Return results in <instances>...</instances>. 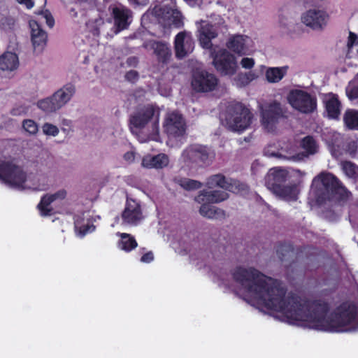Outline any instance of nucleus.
Here are the masks:
<instances>
[{
  "label": "nucleus",
  "mask_w": 358,
  "mask_h": 358,
  "mask_svg": "<svg viewBox=\"0 0 358 358\" xmlns=\"http://www.w3.org/2000/svg\"><path fill=\"white\" fill-rule=\"evenodd\" d=\"M75 227L81 236H83L87 233L92 232L94 230V227L93 225H81L78 220L75 221Z\"/></svg>",
  "instance_id": "obj_44"
},
{
  "label": "nucleus",
  "mask_w": 358,
  "mask_h": 358,
  "mask_svg": "<svg viewBox=\"0 0 358 358\" xmlns=\"http://www.w3.org/2000/svg\"><path fill=\"white\" fill-rule=\"evenodd\" d=\"M343 121L348 129L358 130V110H347L343 116Z\"/></svg>",
  "instance_id": "obj_33"
},
{
  "label": "nucleus",
  "mask_w": 358,
  "mask_h": 358,
  "mask_svg": "<svg viewBox=\"0 0 358 358\" xmlns=\"http://www.w3.org/2000/svg\"><path fill=\"white\" fill-rule=\"evenodd\" d=\"M18 57L15 53L6 52L0 56V69L12 71L18 67Z\"/></svg>",
  "instance_id": "obj_29"
},
{
  "label": "nucleus",
  "mask_w": 358,
  "mask_h": 358,
  "mask_svg": "<svg viewBox=\"0 0 358 358\" xmlns=\"http://www.w3.org/2000/svg\"><path fill=\"white\" fill-rule=\"evenodd\" d=\"M193 49V40L187 33L180 32L177 34L175 39V50L177 57H185L192 52Z\"/></svg>",
  "instance_id": "obj_23"
},
{
  "label": "nucleus",
  "mask_w": 358,
  "mask_h": 358,
  "mask_svg": "<svg viewBox=\"0 0 358 358\" xmlns=\"http://www.w3.org/2000/svg\"><path fill=\"white\" fill-rule=\"evenodd\" d=\"M34 176H27L22 169L11 162H3L0 164V178L6 184L17 187L36 186Z\"/></svg>",
  "instance_id": "obj_4"
},
{
  "label": "nucleus",
  "mask_w": 358,
  "mask_h": 358,
  "mask_svg": "<svg viewBox=\"0 0 358 358\" xmlns=\"http://www.w3.org/2000/svg\"><path fill=\"white\" fill-rule=\"evenodd\" d=\"M189 5L194 6L195 5L199 4L201 3V0H185Z\"/></svg>",
  "instance_id": "obj_57"
},
{
  "label": "nucleus",
  "mask_w": 358,
  "mask_h": 358,
  "mask_svg": "<svg viewBox=\"0 0 358 358\" xmlns=\"http://www.w3.org/2000/svg\"><path fill=\"white\" fill-rule=\"evenodd\" d=\"M227 48L238 55L248 54L254 47L252 39L245 35H234L226 44Z\"/></svg>",
  "instance_id": "obj_14"
},
{
  "label": "nucleus",
  "mask_w": 358,
  "mask_h": 358,
  "mask_svg": "<svg viewBox=\"0 0 358 358\" xmlns=\"http://www.w3.org/2000/svg\"><path fill=\"white\" fill-rule=\"evenodd\" d=\"M42 131L43 133L49 136L55 137L57 136L59 133V128L51 123L45 122L43 124L42 127Z\"/></svg>",
  "instance_id": "obj_41"
},
{
  "label": "nucleus",
  "mask_w": 358,
  "mask_h": 358,
  "mask_svg": "<svg viewBox=\"0 0 358 358\" xmlns=\"http://www.w3.org/2000/svg\"><path fill=\"white\" fill-rule=\"evenodd\" d=\"M238 77L241 81L242 85H246L249 84L250 82L256 80L258 76L254 71H248L245 73L238 75Z\"/></svg>",
  "instance_id": "obj_43"
},
{
  "label": "nucleus",
  "mask_w": 358,
  "mask_h": 358,
  "mask_svg": "<svg viewBox=\"0 0 358 358\" xmlns=\"http://www.w3.org/2000/svg\"><path fill=\"white\" fill-rule=\"evenodd\" d=\"M129 2L137 4V5H145L148 3V0H128Z\"/></svg>",
  "instance_id": "obj_56"
},
{
  "label": "nucleus",
  "mask_w": 358,
  "mask_h": 358,
  "mask_svg": "<svg viewBox=\"0 0 358 358\" xmlns=\"http://www.w3.org/2000/svg\"><path fill=\"white\" fill-rule=\"evenodd\" d=\"M176 182L186 190H194L201 187V183L199 181L189 178H178L176 179Z\"/></svg>",
  "instance_id": "obj_37"
},
{
  "label": "nucleus",
  "mask_w": 358,
  "mask_h": 358,
  "mask_svg": "<svg viewBox=\"0 0 358 358\" xmlns=\"http://www.w3.org/2000/svg\"><path fill=\"white\" fill-rule=\"evenodd\" d=\"M341 167L345 174L350 178L358 176V167L350 162H342Z\"/></svg>",
  "instance_id": "obj_40"
},
{
  "label": "nucleus",
  "mask_w": 358,
  "mask_h": 358,
  "mask_svg": "<svg viewBox=\"0 0 358 358\" xmlns=\"http://www.w3.org/2000/svg\"><path fill=\"white\" fill-rule=\"evenodd\" d=\"M252 119L250 110L241 104H237L227 117V124L229 129L240 132L250 125Z\"/></svg>",
  "instance_id": "obj_7"
},
{
  "label": "nucleus",
  "mask_w": 358,
  "mask_h": 358,
  "mask_svg": "<svg viewBox=\"0 0 358 358\" xmlns=\"http://www.w3.org/2000/svg\"><path fill=\"white\" fill-rule=\"evenodd\" d=\"M112 15L117 31L127 29L131 23L132 13L130 10L122 5L113 7Z\"/></svg>",
  "instance_id": "obj_22"
},
{
  "label": "nucleus",
  "mask_w": 358,
  "mask_h": 358,
  "mask_svg": "<svg viewBox=\"0 0 358 358\" xmlns=\"http://www.w3.org/2000/svg\"><path fill=\"white\" fill-rule=\"evenodd\" d=\"M154 260V254L152 252L150 251L144 254L141 258V262L144 263H150Z\"/></svg>",
  "instance_id": "obj_51"
},
{
  "label": "nucleus",
  "mask_w": 358,
  "mask_h": 358,
  "mask_svg": "<svg viewBox=\"0 0 358 358\" xmlns=\"http://www.w3.org/2000/svg\"><path fill=\"white\" fill-rule=\"evenodd\" d=\"M301 147L309 155H313L317 152L318 146L315 140L310 136L305 137L301 142Z\"/></svg>",
  "instance_id": "obj_38"
},
{
  "label": "nucleus",
  "mask_w": 358,
  "mask_h": 358,
  "mask_svg": "<svg viewBox=\"0 0 358 358\" xmlns=\"http://www.w3.org/2000/svg\"><path fill=\"white\" fill-rule=\"evenodd\" d=\"M326 111L330 118L337 119L341 114V103L336 94L328 93L324 96Z\"/></svg>",
  "instance_id": "obj_26"
},
{
  "label": "nucleus",
  "mask_w": 358,
  "mask_h": 358,
  "mask_svg": "<svg viewBox=\"0 0 358 358\" xmlns=\"http://www.w3.org/2000/svg\"><path fill=\"white\" fill-rule=\"evenodd\" d=\"M41 15L45 19L47 24L52 28L55 24V20L52 15L47 10L43 12Z\"/></svg>",
  "instance_id": "obj_49"
},
{
  "label": "nucleus",
  "mask_w": 358,
  "mask_h": 358,
  "mask_svg": "<svg viewBox=\"0 0 358 358\" xmlns=\"http://www.w3.org/2000/svg\"><path fill=\"white\" fill-rule=\"evenodd\" d=\"M143 47L148 50H152L159 62L167 63L171 57L170 47L165 42L151 40L145 42Z\"/></svg>",
  "instance_id": "obj_21"
},
{
  "label": "nucleus",
  "mask_w": 358,
  "mask_h": 358,
  "mask_svg": "<svg viewBox=\"0 0 358 358\" xmlns=\"http://www.w3.org/2000/svg\"><path fill=\"white\" fill-rule=\"evenodd\" d=\"M265 155L268 157L293 162L301 161L307 156L303 152L296 153V148L291 143H285L277 152L271 151L268 148L265 150Z\"/></svg>",
  "instance_id": "obj_17"
},
{
  "label": "nucleus",
  "mask_w": 358,
  "mask_h": 358,
  "mask_svg": "<svg viewBox=\"0 0 358 358\" xmlns=\"http://www.w3.org/2000/svg\"><path fill=\"white\" fill-rule=\"evenodd\" d=\"M137 77V73L134 71H130L126 74L127 79L129 80H135Z\"/></svg>",
  "instance_id": "obj_54"
},
{
  "label": "nucleus",
  "mask_w": 358,
  "mask_h": 358,
  "mask_svg": "<svg viewBox=\"0 0 358 358\" xmlns=\"http://www.w3.org/2000/svg\"><path fill=\"white\" fill-rule=\"evenodd\" d=\"M276 196L286 201H296L299 190L296 185L281 186L271 191Z\"/></svg>",
  "instance_id": "obj_28"
},
{
  "label": "nucleus",
  "mask_w": 358,
  "mask_h": 358,
  "mask_svg": "<svg viewBox=\"0 0 358 358\" xmlns=\"http://www.w3.org/2000/svg\"><path fill=\"white\" fill-rule=\"evenodd\" d=\"M22 126L24 130L30 134H36L38 129L37 124L32 120H24Z\"/></svg>",
  "instance_id": "obj_45"
},
{
  "label": "nucleus",
  "mask_w": 358,
  "mask_h": 358,
  "mask_svg": "<svg viewBox=\"0 0 358 358\" xmlns=\"http://www.w3.org/2000/svg\"><path fill=\"white\" fill-rule=\"evenodd\" d=\"M118 235L120 237V240L118 242V248L122 250L130 252L137 247L138 243L129 234L121 233L118 234Z\"/></svg>",
  "instance_id": "obj_32"
},
{
  "label": "nucleus",
  "mask_w": 358,
  "mask_h": 358,
  "mask_svg": "<svg viewBox=\"0 0 358 358\" xmlns=\"http://www.w3.org/2000/svg\"><path fill=\"white\" fill-rule=\"evenodd\" d=\"M285 109L281 103L274 101L261 107V124L268 132L275 131L278 121L285 116Z\"/></svg>",
  "instance_id": "obj_6"
},
{
  "label": "nucleus",
  "mask_w": 358,
  "mask_h": 358,
  "mask_svg": "<svg viewBox=\"0 0 358 358\" xmlns=\"http://www.w3.org/2000/svg\"><path fill=\"white\" fill-rule=\"evenodd\" d=\"M286 99L290 106L301 114H311L317 110L316 96L304 89H292L288 92Z\"/></svg>",
  "instance_id": "obj_5"
},
{
  "label": "nucleus",
  "mask_w": 358,
  "mask_h": 358,
  "mask_svg": "<svg viewBox=\"0 0 358 358\" xmlns=\"http://www.w3.org/2000/svg\"><path fill=\"white\" fill-rule=\"evenodd\" d=\"M159 110L152 105L145 106L134 115L130 119L131 129L133 133L143 129L153 117L158 118Z\"/></svg>",
  "instance_id": "obj_10"
},
{
  "label": "nucleus",
  "mask_w": 358,
  "mask_h": 358,
  "mask_svg": "<svg viewBox=\"0 0 358 358\" xmlns=\"http://www.w3.org/2000/svg\"><path fill=\"white\" fill-rule=\"evenodd\" d=\"M123 157L129 164L133 163L135 160V153L132 151L127 152L124 155Z\"/></svg>",
  "instance_id": "obj_52"
},
{
  "label": "nucleus",
  "mask_w": 358,
  "mask_h": 358,
  "mask_svg": "<svg viewBox=\"0 0 358 358\" xmlns=\"http://www.w3.org/2000/svg\"><path fill=\"white\" fill-rule=\"evenodd\" d=\"M287 66L268 67L265 71L266 80L269 83H279L286 75Z\"/></svg>",
  "instance_id": "obj_30"
},
{
  "label": "nucleus",
  "mask_w": 358,
  "mask_h": 358,
  "mask_svg": "<svg viewBox=\"0 0 358 358\" xmlns=\"http://www.w3.org/2000/svg\"><path fill=\"white\" fill-rule=\"evenodd\" d=\"M242 68L245 69H251L255 64V61L251 57H243L240 62Z\"/></svg>",
  "instance_id": "obj_47"
},
{
  "label": "nucleus",
  "mask_w": 358,
  "mask_h": 358,
  "mask_svg": "<svg viewBox=\"0 0 358 358\" xmlns=\"http://www.w3.org/2000/svg\"><path fill=\"white\" fill-rule=\"evenodd\" d=\"M228 197V193L223 190H203L195 197V201L200 204L217 203L227 199Z\"/></svg>",
  "instance_id": "obj_25"
},
{
  "label": "nucleus",
  "mask_w": 358,
  "mask_h": 358,
  "mask_svg": "<svg viewBox=\"0 0 358 358\" xmlns=\"http://www.w3.org/2000/svg\"><path fill=\"white\" fill-rule=\"evenodd\" d=\"M199 213L208 219H223L226 216L224 210L208 203L201 204Z\"/></svg>",
  "instance_id": "obj_31"
},
{
  "label": "nucleus",
  "mask_w": 358,
  "mask_h": 358,
  "mask_svg": "<svg viewBox=\"0 0 358 358\" xmlns=\"http://www.w3.org/2000/svg\"><path fill=\"white\" fill-rule=\"evenodd\" d=\"M19 3L24 4L28 9L33 8L34 3L33 0H16Z\"/></svg>",
  "instance_id": "obj_53"
},
{
  "label": "nucleus",
  "mask_w": 358,
  "mask_h": 358,
  "mask_svg": "<svg viewBox=\"0 0 358 358\" xmlns=\"http://www.w3.org/2000/svg\"><path fill=\"white\" fill-rule=\"evenodd\" d=\"M220 31L218 24H210L206 21H201L198 26V37L201 46L209 49L212 46L211 40L216 38Z\"/></svg>",
  "instance_id": "obj_18"
},
{
  "label": "nucleus",
  "mask_w": 358,
  "mask_h": 358,
  "mask_svg": "<svg viewBox=\"0 0 358 358\" xmlns=\"http://www.w3.org/2000/svg\"><path fill=\"white\" fill-rule=\"evenodd\" d=\"M312 190L317 196L318 201L344 199L350 194L334 176L324 172L313 179Z\"/></svg>",
  "instance_id": "obj_2"
},
{
  "label": "nucleus",
  "mask_w": 358,
  "mask_h": 358,
  "mask_svg": "<svg viewBox=\"0 0 358 358\" xmlns=\"http://www.w3.org/2000/svg\"><path fill=\"white\" fill-rule=\"evenodd\" d=\"M75 92V86L71 83H68L55 92L52 96L59 107L61 108L71 100Z\"/></svg>",
  "instance_id": "obj_27"
},
{
  "label": "nucleus",
  "mask_w": 358,
  "mask_h": 358,
  "mask_svg": "<svg viewBox=\"0 0 358 358\" xmlns=\"http://www.w3.org/2000/svg\"><path fill=\"white\" fill-rule=\"evenodd\" d=\"M281 23H282V24H283L284 26H286V25H287V24H286L285 22H281Z\"/></svg>",
  "instance_id": "obj_59"
},
{
  "label": "nucleus",
  "mask_w": 358,
  "mask_h": 358,
  "mask_svg": "<svg viewBox=\"0 0 358 358\" xmlns=\"http://www.w3.org/2000/svg\"><path fill=\"white\" fill-rule=\"evenodd\" d=\"M232 275L259 303L268 310L282 313L289 324L304 322L312 329L330 332L358 329V327H348L357 315V306L353 301H343L327 317L329 311L327 302L321 299L311 301L294 293L285 296L287 289L281 283L259 270H234Z\"/></svg>",
  "instance_id": "obj_1"
},
{
  "label": "nucleus",
  "mask_w": 358,
  "mask_h": 358,
  "mask_svg": "<svg viewBox=\"0 0 358 358\" xmlns=\"http://www.w3.org/2000/svg\"><path fill=\"white\" fill-rule=\"evenodd\" d=\"M346 45L348 52H351L353 50L358 52V38L355 34L352 32L349 33Z\"/></svg>",
  "instance_id": "obj_42"
},
{
  "label": "nucleus",
  "mask_w": 358,
  "mask_h": 358,
  "mask_svg": "<svg viewBox=\"0 0 358 358\" xmlns=\"http://www.w3.org/2000/svg\"><path fill=\"white\" fill-rule=\"evenodd\" d=\"M214 157V153L207 147L193 144L182 150L180 161L184 166L192 169L209 165Z\"/></svg>",
  "instance_id": "obj_3"
},
{
  "label": "nucleus",
  "mask_w": 358,
  "mask_h": 358,
  "mask_svg": "<svg viewBox=\"0 0 358 358\" xmlns=\"http://www.w3.org/2000/svg\"><path fill=\"white\" fill-rule=\"evenodd\" d=\"M192 251V248L189 244H184L178 249V253L182 256L189 254Z\"/></svg>",
  "instance_id": "obj_50"
},
{
  "label": "nucleus",
  "mask_w": 358,
  "mask_h": 358,
  "mask_svg": "<svg viewBox=\"0 0 358 358\" xmlns=\"http://www.w3.org/2000/svg\"><path fill=\"white\" fill-rule=\"evenodd\" d=\"M163 127L170 137L183 136L185 133V122L180 114L176 112L168 113L165 117Z\"/></svg>",
  "instance_id": "obj_11"
},
{
  "label": "nucleus",
  "mask_w": 358,
  "mask_h": 358,
  "mask_svg": "<svg viewBox=\"0 0 358 358\" xmlns=\"http://www.w3.org/2000/svg\"><path fill=\"white\" fill-rule=\"evenodd\" d=\"M207 186L209 188L220 187L224 189L234 192L243 193L247 192L248 187L246 185L238 181L229 182L222 175H215L210 177L207 180Z\"/></svg>",
  "instance_id": "obj_13"
},
{
  "label": "nucleus",
  "mask_w": 358,
  "mask_h": 358,
  "mask_svg": "<svg viewBox=\"0 0 358 358\" xmlns=\"http://www.w3.org/2000/svg\"><path fill=\"white\" fill-rule=\"evenodd\" d=\"M217 85V79L215 75L204 71H195L192 76V88L198 92L213 91Z\"/></svg>",
  "instance_id": "obj_9"
},
{
  "label": "nucleus",
  "mask_w": 358,
  "mask_h": 358,
  "mask_svg": "<svg viewBox=\"0 0 358 358\" xmlns=\"http://www.w3.org/2000/svg\"><path fill=\"white\" fill-rule=\"evenodd\" d=\"M289 178V172L282 169H271L265 178L266 185L268 189L273 191L275 188L280 187L281 184Z\"/></svg>",
  "instance_id": "obj_24"
},
{
  "label": "nucleus",
  "mask_w": 358,
  "mask_h": 358,
  "mask_svg": "<svg viewBox=\"0 0 358 358\" xmlns=\"http://www.w3.org/2000/svg\"><path fill=\"white\" fill-rule=\"evenodd\" d=\"M154 11L158 17L159 22L164 27L175 25L178 27L181 24V13L176 9L169 7H155Z\"/></svg>",
  "instance_id": "obj_19"
},
{
  "label": "nucleus",
  "mask_w": 358,
  "mask_h": 358,
  "mask_svg": "<svg viewBox=\"0 0 358 358\" xmlns=\"http://www.w3.org/2000/svg\"><path fill=\"white\" fill-rule=\"evenodd\" d=\"M294 172H295L296 173H299V174H300L301 176H303V173H301L299 170H296V171H294Z\"/></svg>",
  "instance_id": "obj_58"
},
{
  "label": "nucleus",
  "mask_w": 358,
  "mask_h": 358,
  "mask_svg": "<svg viewBox=\"0 0 358 358\" xmlns=\"http://www.w3.org/2000/svg\"><path fill=\"white\" fill-rule=\"evenodd\" d=\"M139 140L142 143L146 142L148 141H160L158 120L155 121L152 124L151 133L147 137L139 136Z\"/></svg>",
  "instance_id": "obj_39"
},
{
  "label": "nucleus",
  "mask_w": 358,
  "mask_h": 358,
  "mask_svg": "<svg viewBox=\"0 0 358 358\" xmlns=\"http://www.w3.org/2000/svg\"><path fill=\"white\" fill-rule=\"evenodd\" d=\"M169 164V157L165 153H159L144 155L141 159V165L145 169L162 170L167 168Z\"/></svg>",
  "instance_id": "obj_20"
},
{
  "label": "nucleus",
  "mask_w": 358,
  "mask_h": 358,
  "mask_svg": "<svg viewBox=\"0 0 358 358\" xmlns=\"http://www.w3.org/2000/svg\"><path fill=\"white\" fill-rule=\"evenodd\" d=\"M37 105L40 109L46 113H52L60 109L52 95L39 101Z\"/></svg>",
  "instance_id": "obj_35"
},
{
  "label": "nucleus",
  "mask_w": 358,
  "mask_h": 358,
  "mask_svg": "<svg viewBox=\"0 0 358 358\" xmlns=\"http://www.w3.org/2000/svg\"><path fill=\"white\" fill-rule=\"evenodd\" d=\"M54 202L49 194H45L38 204V209L42 216H48L50 215L52 210L50 204Z\"/></svg>",
  "instance_id": "obj_36"
},
{
  "label": "nucleus",
  "mask_w": 358,
  "mask_h": 358,
  "mask_svg": "<svg viewBox=\"0 0 358 358\" xmlns=\"http://www.w3.org/2000/svg\"><path fill=\"white\" fill-rule=\"evenodd\" d=\"M62 130L64 132H69L73 131V123L72 121L67 119H63L62 120Z\"/></svg>",
  "instance_id": "obj_48"
},
{
  "label": "nucleus",
  "mask_w": 358,
  "mask_h": 358,
  "mask_svg": "<svg viewBox=\"0 0 358 358\" xmlns=\"http://www.w3.org/2000/svg\"><path fill=\"white\" fill-rule=\"evenodd\" d=\"M29 24L34 51L41 53L47 45L48 34L36 20H30Z\"/></svg>",
  "instance_id": "obj_16"
},
{
  "label": "nucleus",
  "mask_w": 358,
  "mask_h": 358,
  "mask_svg": "<svg viewBox=\"0 0 358 358\" xmlns=\"http://www.w3.org/2000/svg\"><path fill=\"white\" fill-rule=\"evenodd\" d=\"M213 64L224 76H233L238 69L236 57L226 49H220L213 55Z\"/></svg>",
  "instance_id": "obj_8"
},
{
  "label": "nucleus",
  "mask_w": 358,
  "mask_h": 358,
  "mask_svg": "<svg viewBox=\"0 0 358 358\" xmlns=\"http://www.w3.org/2000/svg\"><path fill=\"white\" fill-rule=\"evenodd\" d=\"M346 95L355 104H358V74L346 87Z\"/></svg>",
  "instance_id": "obj_34"
},
{
  "label": "nucleus",
  "mask_w": 358,
  "mask_h": 358,
  "mask_svg": "<svg viewBox=\"0 0 358 358\" xmlns=\"http://www.w3.org/2000/svg\"><path fill=\"white\" fill-rule=\"evenodd\" d=\"M53 201L64 200L67 196V191L65 189H60L53 194H49Z\"/></svg>",
  "instance_id": "obj_46"
},
{
  "label": "nucleus",
  "mask_w": 358,
  "mask_h": 358,
  "mask_svg": "<svg viewBox=\"0 0 358 358\" xmlns=\"http://www.w3.org/2000/svg\"><path fill=\"white\" fill-rule=\"evenodd\" d=\"M350 154L351 155H354L356 153L357 146L355 142H352L350 144Z\"/></svg>",
  "instance_id": "obj_55"
},
{
  "label": "nucleus",
  "mask_w": 358,
  "mask_h": 358,
  "mask_svg": "<svg viewBox=\"0 0 358 358\" xmlns=\"http://www.w3.org/2000/svg\"><path fill=\"white\" fill-rule=\"evenodd\" d=\"M301 19L306 26L317 30L322 29L327 24L329 15L322 10L313 8L304 12Z\"/></svg>",
  "instance_id": "obj_12"
},
{
  "label": "nucleus",
  "mask_w": 358,
  "mask_h": 358,
  "mask_svg": "<svg viewBox=\"0 0 358 358\" xmlns=\"http://www.w3.org/2000/svg\"><path fill=\"white\" fill-rule=\"evenodd\" d=\"M143 219L140 204L135 200H127L126 206L122 213V223L127 225H136Z\"/></svg>",
  "instance_id": "obj_15"
}]
</instances>
